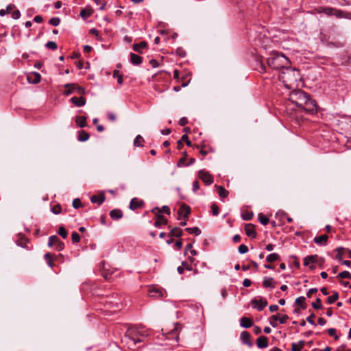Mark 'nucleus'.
I'll list each match as a JSON object with an SVG mask.
<instances>
[{"mask_svg": "<svg viewBox=\"0 0 351 351\" xmlns=\"http://www.w3.org/2000/svg\"><path fill=\"white\" fill-rule=\"evenodd\" d=\"M94 12L93 9L90 6H87L84 9H82L80 12V16L84 19H86L90 17Z\"/></svg>", "mask_w": 351, "mask_h": 351, "instance_id": "412c9836", "label": "nucleus"}, {"mask_svg": "<svg viewBox=\"0 0 351 351\" xmlns=\"http://www.w3.org/2000/svg\"><path fill=\"white\" fill-rule=\"evenodd\" d=\"M199 178L205 183L206 185L211 184L214 180L213 176L207 171L204 170H199L198 172Z\"/></svg>", "mask_w": 351, "mask_h": 351, "instance_id": "9d476101", "label": "nucleus"}, {"mask_svg": "<svg viewBox=\"0 0 351 351\" xmlns=\"http://www.w3.org/2000/svg\"><path fill=\"white\" fill-rule=\"evenodd\" d=\"M337 277L340 278L351 279V274L348 271H343L339 273V274L337 275Z\"/></svg>", "mask_w": 351, "mask_h": 351, "instance_id": "49530a36", "label": "nucleus"}, {"mask_svg": "<svg viewBox=\"0 0 351 351\" xmlns=\"http://www.w3.org/2000/svg\"><path fill=\"white\" fill-rule=\"evenodd\" d=\"M46 47L49 49L56 50L58 48V45L54 41H49L45 45Z\"/></svg>", "mask_w": 351, "mask_h": 351, "instance_id": "3c124183", "label": "nucleus"}, {"mask_svg": "<svg viewBox=\"0 0 351 351\" xmlns=\"http://www.w3.org/2000/svg\"><path fill=\"white\" fill-rule=\"evenodd\" d=\"M144 205V202L143 200L138 199L136 197L132 198L130 202V208L131 210H136L137 208H142Z\"/></svg>", "mask_w": 351, "mask_h": 351, "instance_id": "4468645a", "label": "nucleus"}, {"mask_svg": "<svg viewBox=\"0 0 351 351\" xmlns=\"http://www.w3.org/2000/svg\"><path fill=\"white\" fill-rule=\"evenodd\" d=\"M328 333L330 336L334 337L335 340H337L339 339V336L336 335V330L335 328H328Z\"/></svg>", "mask_w": 351, "mask_h": 351, "instance_id": "bf43d9fd", "label": "nucleus"}, {"mask_svg": "<svg viewBox=\"0 0 351 351\" xmlns=\"http://www.w3.org/2000/svg\"><path fill=\"white\" fill-rule=\"evenodd\" d=\"M289 99L298 107L304 109L308 112H314L317 110L316 101L310 97V95L304 91L298 89L290 93Z\"/></svg>", "mask_w": 351, "mask_h": 351, "instance_id": "f257e3e1", "label": "nucleus"}, {"mask_svg": "<svg viewBox=\"0 0 351 351\" xmlns=\"http://www.w3.org/2000/svg\"><path fill=\"white\" fill-rule=\"evenodd\" d=\"M275 281L271 277H265L263 282V285L265 288H274L275 287Z\"/></svg>", "mask_w": 351, "mask_h": 351, "instance_id": "b1692460", "label": "nucleus"}, {"mask_svg": "<svg viewBox=\"0 0 351 351\" xmlns=\"http://www.w3.org/2000/svg\"><path fill=\"white\" fill-rule=\"evenodd\" d=\"M253 217V214L249 212H246L242 214V217L244 220H250Z\"/></svg>", "mask_w": 351, "mask_h": 351, "instance_id": "680f3d73", "label": "nucleus"}, {"mask_svg": "<svg viewBox=\"0 0 351 351\" xmlns=\"http://www.w3.org/2000/svg\"><path fill=\"white\" fill-rule=\"evenodd\" d=\"M183 154H185V156H184L183 157H182L179 161L177 162V166L178 167H183V166H189L190 165H192L195 162V158H191L189 159V162H186V152H184Z\"/></svg>", "mask_w": 351, "mask_h": 351, "instance_id": "aec40b11", "label": "nucleus"}, {"mask_svg": "<svg viewBox=\"0 0 351 351\" xmlns=\"http://www.w3.org/2000/svg\"><path fill=\"white\" fill-rule=\"evenodd\" d=\"M339 298V293L336 291L333 293V295L329 296L327 299V302L328 304H333L335 301H337Z\"/></svg>", "mask_w": 351, "mask_h": 351, "instance_id": "37998d69", "label": "nucleus"}, {"mask_svg": "<svg viewBox=\"0 0 351 351\" xmlns=\"http://www.w3.org/2000/svg\"><path fill=\"white\" fill-rule=\"evenodd\" d=\"M113 77L117 78V82L119 84H121L123 83V76L119 73V71L118 70H114L113 71Z\"/></svg>", "mask_w": 351, "mask_h": 351, "instance_id": "de8ad7c7", "label": "nucleus"}, {"mask_svg": "<svg viewBox=\"0 0 351 351\" xmlns=\"http://www.w3.org/2000/svg\"><path fill=\"white\" fill-rule=\"evenodd\" d=\"M219 197L221 198H225L228 197L229 192L222 186H216Z\"/></svg>", "mask_w": 351, "mask_h": 351, "instance_id": "2f4dec72", "label": "nucleus"}, {"mask_svg": "<svg viewBox=\"0 0 351 351\" xmlns=\"http://www.w3.org/2000/svg\"><path fill=\"white\" fill-rule=\"evenodd\" d=\"M211 210H212V213L214 216H217L219 215V208L216 204H212Z\"/></svg>", "mask_w": 351, "mask_h": 351, "instance_id": "052dcab7", "label": "nucleus"}, {"mask_svg": "<svg viewBox=\"0 0 351 351\" xmlns=\"http://www.w3.org/2000/svg\"><path fill=\"white\" fill-rule=\"evenodd\" d=\"M244 229L245 234L247 237L252 239H255L256 237L257 234L255 230L254 225H253L252 223H247L245 224Z\"/></svg>", "mask_w": 351, "mask_h": 351, "instance_id": "f8f14e48", "label": "nucleus"}, {"mask_svg": "<svg viewBox=\"0 0 351 351\" xmlns=\"http://www.w3.org/2000/svg\"><path fill=\"white\" fill-rule=\"evenodd\" d=\"M106 199V197L104 193H101L97 195H93L90 197V201L92 203H97L99 205H101Z\"/></svg>", "mask_w": 351, "mask_h": 351, "instance_id": "4be33fe9", "label": "nucleus"}, {"mask_svg": "<svg viewBox=\"0 0 351 351\" xmlns=\"http://www.w3.org/2000/svg\"><path fill=\"white\" fill-rule=\"evenodd\" d=\"M73 206L74 208H79L82 206V202L79 198H75L73 201Z\"/></svg>", "mask_w": 351, "mask_h": 351, "instance_id": "4d7b16f0", "label": "nucleus"}, {"mask_svg": "<svg viewBox=\"0 0 351 351\" xmlns=\"http://www.w3.org/2000/svg\"><path fill=\"white\" fill-rule=\"evenodd\" d=\"M48 245L49 247L54 246L57 251H62L64 248V243L56 235L51 236L49 238Z\"/></svg>", "mask_w": 351, "mask_h": 351, "instance_id": "39448f33", "label": "nucleus"}, {"mask_svg": "<svg viewBox=\"0 0 351 351\" xmlns=\"http://www.w3.org/2000/svg\"><path fill=\"white\" fill-rule=\"evenodd\" d=\"M240 338H241V340L242 341V342L243 343L247 344L250 347L252 346V343L250 340V334L248 332H247V331L241 332V335H240Z\"/></svg>", "mask_w": 351, "mask_h": 351, "instance_id": "a211bd4d", "label": "nucleus"}, {"mask_svg": "<svg viewBox=\"0 0 351 351\" xmlns=\"http://www.w3.org/2000/svg\"><path fill=\"white\" fill-rule=\"evenodd\" d=\"M49 24L53 26H58L60 23V19L58 17H53L49 21Z\"/></svg>", "mask_w": 351, "mask_h": 351, "instance_id": "5fc2aeb1", "label": "nucleus"}, {"mask_svg": "<svg viewBox=\"0 0 351 351\" xmlns=\"http://www.w3.org/2000/svg\"><path fill=\"white\" fill-rule=\"evenodd\" d=\"M289 319V317L287 315H280V314L278 313L271 317L269 324H271V326L275 328L278 326V322H280V324H284L287 322Z\"/></svg>", "mask_w": 351, "mask_h": 351, "instance_id": "6e6552de", "label": "nucleus"}, {"mask_svg": "<svg viewBox=\"0 0 351 351\" xmlns=\"http://www.w3.org/2000/svg\"><path fill=\"white\" fill-rule=\"evenodd\" d=\"M312 306L314 309H320L322 308L320 298H317L315 302L312 303Z\"/></svg>", "mask_w": 351, "mask_h": 351, "instance_id": "603ef678", "label": "nucleus"}, {"mask_svg": "<svg viewBox=\"0 0 351 351\" xmlns=\"http://www.w3.org/2000/svg\"><path fill=\"white\" fill-rule=\"evenodd\" d=\"M336 251L337 254L335 256V258L337 259L339 261H341L343 254L346 251V249L343 247H339L336 249Z\"/></svg>", "mask_w": 351, "mask_h": 351, "instance_id": "58836bf2", "label": "nucleus"}, {"mask_svg": "<svg viewBox=\"0 0 351 351\" xmlns=\"http://www.w3.org/2000/svg\"><path fill=\"white\" fill-rule=\"evenodd\" d=\"M190 213H191L190 206L185 204H182L180 205V207L178 211L177 212V215H178L179 216H182L184 217V220L183 221L180 222V225L182 226H184L186 225V219L188 218Z\"/></svg>", "mask_w": 351, "mask_h": 351, "instance_id": "423d86ee", "label": "nucleus"}, {"mask_svg": "<svg viewBox=\"0 0 351 351\" xmlns=\"http://www.w3.org/2000/svg\"><path fill=\"white\" fill-rule=\"evenodd\" d=\"M89 136H90V135H89V134L88 132H86L84 130H81L79 132L77 139L80 141L84 142V141H87L89 138Z\"/></svg>", "mask_w": 351, "mask_h": 351, "instance_id": "f704fd0d", "label": "nucleus"}, {"mask_svg": "<svg viewBox=\"0 0 351 351\" xmlns=\"http://www.w3.org/2000/svg\"><path fill=\"white\" fill-rule=\"evenodd\" d=\"M185 269L191 271L192 270V267L188 265L187 264L185 265L184 263H182V265L177 267V271L180 274H183Z\"/></svg>", "mask_w": 351, "mask_h": 351, "instance_id": "a19ab883", "label": "nucleus"}, {"mask_svg": "<svg viewBox=\"0 0 351 351\" xmlns=\"http://www.w3.org/2000/svg\"><path fill=\"white\" fill-rule=\"evenodd\" d=\"M253 320L247 317H242L240 319V326L244 328H248L253 326Z\"/></svg>", "mask_w": 351, "mask_h": 351, "instance_id": "f3484780", "label": "nucleus"}, {"mask_svg": "<svg viewBox=\"0 0 351 351\" xmlns=\"http://www.w3.org/2000/svg\"><path fill=\"white\" fill-rule=\"evenodd\" d=\"M147 47V43L145 41H141L139 43L134 44L132 46V49L134 51L142 53L143 49H146Z\"/></svg>", "mask_w": 351, "mask_h": 351, "instance_id": "5701e85b", "label": "nucleus"}, {"mask_svg": "<svg viewBox=\"0 0 351 351\" xmlns=\"http://www.w3.org/2000/svg\"><path fill=\"white\" fill-rule=\"evenodd\" d=\"M251 304L253 308H256L258 311H261L267 305V302L265 298L258 299L254 298L252 300Z\"/></svg>", "mask_w": 351, "mask_h": 351, "instance_id": "1a4fd4ad", "label": "nucleus"}, {"mask_svg": "<svg viewBox=\"0 0 351 351\" xmlns=\"http://www.w3.org/2000/svg\"><path fill=\"white\" fill-rule=\"evenodd\" d=\"M300 78L299 71L295 68L289 67V65L282 69L279 75L280 80L288 88H291L292 85L297 82Z\"/></svg>", "mask_w": 351, "mask_h": 351, "instance_id": "f03ea898", "label": "nucleus"}, {"mask_svg": "<svg viewBox=\"0 0 351 351\" xmlns=\"http://www.w3.org/2000/svg\"><path fill=\"white\" fill-rule=\"evenodd\" d=\"M64 88L66 90L63 92V94L66 96L75 92L82 95L86 93L85 89L82 86H78L77 84H66L64 85Z\"/></svg>", "mask_w": 351, "mask_h": 351, "instance_id": "20e7f679", "label": "nucleus"}, {"mask_svg": "<svg viewBox=\"0 0 351 351\" xmlns=\"http://www.w3.org/2000/svg\"><path fill=\"white\" fill-rule=\"evenodd\" d=\"M317 291V288H311L306 293V296L310 298L311 297L312 294L316 293Z\"/></svg>", "mask_w": 351, "mask_h": 351, "instance_id": "69168bd1", "label": "nucleus"}, {"mask_svg": "<svg viewBox=\"0 0 351 351\" xmlns=\"http://www.w3.org/2000/svg\"><path fill=\"white\" fill-rule=\"evenodd\" d=\"M27 80L29 84H37L41 80V75L37 72H33L27 76Z\"/></svg>", "mask_w": 351, "mask_h": 351, "instance_id": "ddd939ff", "label": "nucleus"}, {"mask_svg": "<svg viewBox=\"0 0 351 351\" xmlns=\"http://www.w3.org/2000/svg\"><path fill=\"white\" fill-rule=\"evenodd\" d=\"M123 215V212L120 209H113L110 212V216L114 220L120 219Z\"/></svg>", "mask_w": 351, "mask_h": 351, "instance_id": "393cba45", "label": "nucleus"}, {"mask_svg": "<svg viewBox=\"0 0 351 351\" xmlns=\"http://www.w3.org/2000/svg\"><path fill=\"white\" fill-rule=\"evenodd\" d=\"M186 230H187L190 234H195V235L201 234V230L197 227L187 228H186Z\"/></svg>", "mask_w": 351, "mask_h": 351, "instance_id": "a18cd8bd", "label": "nucleus"}, {"mask_svg": "<svg viewBox=\"0 0 351 351\" xmlns=\"http://www.w3.org/2000/svg\"><path fill=\"white\" fill-rule=\"evenodd\" d=\"M295 303L298 305H300L302 309L306 308L305 298L304 296H300L296 298Z\"/></svg>", "mask_w": 351, "mask_h": 351, "instance_id": "c03bdc74", "label": "nucleus"}, {"mask_svg": "<svg viewBox=\"0 0 351 351\" xmlns=\"http://www.w3.org/2000/svg\"><path fill=\"white\" fill-rule=\"evenodd\" d=\"M317 12L319 14L324 13L328 16H333L334 8H320L317 9Z\"/></svg>", "mask_w": 351, "mask_h": 351, "instance_id": "c756f323", "label": "nucleus"}, {"mask_svg": "<svg viewBox=\"0 0 351 351\" xmlns=\"http://www.w3.org/2000/svg\"><path fill=\"white\" fill-rule=\"evenodd\" d=\"M58 232L63 239H66L67 237V231L63 226H60L59 228Z\"/></svg>", "mask_w": 351, "mask_h": 351, "instance_id": "864d4df0", "label": "nucleus"}, {"mask_svg": "<svg viewBox=\"0 0 351 351\" xmlns=\"http://www.w3.org/2000/svg\"><path fill=\"white\" fill-rule=\"evenodd\" d=\"M72 241L74 243H77L80 241V236L76 232H73L71 234Z\"/></svg>", "mask_w": 351, "mask_h": 351, "instance_id": "6e6d98bb", "label": "nucleus"}, {"mask_svg": "<svg viewBox=\"0 0 351 351\" xmlns=\"http://www.w3.org/2000/svg\"><path fill=\"white\" fill-rule=\"evenodd\" d=\"M86 119L87 118L84 116H77L75 118L76 124L80 128H84L87 125Z\"/></svg>", "mask_w": 351, "mask_h": 351, "instance_id": "cd10ccee", "label": "nucleus"}, {"mask_svg": "<svg viewBox=\"0 0 351 351\" xmlns=\"http://www.w3.org/2000/svg\"><path fill=\"white\" fill-rule=\"evenodd\" d=\"M328 239V237L326 234H322L319 237H315L314 238V241L315 243H317L318 245H325L327 242Z\"/></svg>", "mask_w": 351, "mask_h": 351, "instance_id": "bb28decb", "label": "nucleus"}, {"mask_svg": "<svg viewBox=\"0 0 351 351\" xmlns=\"http://www.w3.org/2000/svg\"><path fill=\"white\" fill-rule=\"evenodd\" d=\"M333 16H335L337 18H346L348 19H351V14L348 12H345L342 10H337L334 8Z\"/></svg>", "mask_w": 351, "mask_h": 351, "instance_id": "6ab92c4d", "label": "nucleus"}, {"mask_svg": "<svg viewBox=\"0 0 351 351\" xmlns=\"http://www.w3.org/2000/svg\"><path fill=\"white\" fill-rule=\"evenodd\" d=\"M317 258V255H311L306 256L304 260V265L305 266H308L310 264H314L315 262V259Z\"/></svg>", "mask_w": 351, "mask_h": 351, "instance_id": "c9c22d12", "label": "nucleus"}, {"mask_svg": "<svg viewBox=\"0 0 351 351\" xmlns=\"http://www.w3.org/2000/svg\"><path fill=\"white\" fill-rule=\"evenodd\" d=\"M45 259L46 260L47 263V265L53 268L54 264H53V256L51 255V254L50 253H46L45 254Z\"/></svg>", "mask_w": 351, "mask_h": 351, "instance_id": "79ce46f5", "label": "nucleus"}, {"mask_svg": "<svg viewBox=\"0 0 351 351\" xmlns=\"http://www.w3.org/2000/svg\"><path fill=\"white\" fill-rule=\"evenodd\" d=\"M174 236H176V227L173 228L169 234V237H170V239L167 241V243L168 244H171L173 242V241H174L173 237Z\"/></svg>", "mask_w": 351, "mask_h": 351, "instance_id": "09e8293b", "label": "nucleus"}, {"mask_svg": "<svg viewBox=\"0 0 351 351\" xmlns=\"http://www.w3.org/2000/svg\"><path fill=\"white\" fill-rule=\"evenodd\" d=\"M266 260L268 263H274L280 260V256L276 253H272L267 256Z\"/></svg>", "mask_w": 351, "mask_h": 351, "instance_id": "e433bc0d", "label": "nucleus"}, {"mask_svg": "<svg viewBox=\"0 0 351 351\" xmlns=\"http://www.w3.org/2000/svg\"><path fill=\"white\" fill-rule=\"evenodd\" d=\"M51 210L55 215L60 214L62 211L61 206L58 204H56L51 207Z\"/></svg>", "mask_w": 351, "mask_h": 351, "instance_id": "8fccbe9b", "label": "nucleus"}, {"mask_svg": "<svg viewBox=\"0 0 351 351\" xmlns=\"http://www.w3.org/2000/svg\"><path fill=\"white\" fill-rule=\"evenodd\" d=\"M182 141H185L188 146L191 145V142L189 140L188 136L186 134H184L182 136L181 140L177 141V149H180V147L182 145Z\"/></svg>", "mask_w": 351, "mask_h": 351, "instance_id": "473e14b6", "label": "nucleus"}, {"mask_svg": "<svg viewBox=\"0 0 351 351\" xmlns=\"http://www.w3.org/2000/svg\"><path fill=\"white\" fill-rule=\"evenodd\" d=\"M258 219L261 224L265 226L267 225L269 221V218L263 213H259L258 215Z\"/></svg>", "mask_w": 351, "mask_h": 351, "instance_id": "ea45409f", "label": "nucleus"}, {"mask_svg": "<svg viewBox=\"0 0 351 351\" xmlns=\"http://www.w3.org/2000/svg\"><path fill=\"white\" fill-rule=\"evenodd\" d=\"M256 344L258 348L263 349L268 346V339L265 336H260L256 339Z\"/></svg>", "mask_w": 351, "mask_h": 351, "instance_id": "dca6fc26", "label": "nucleus"}, {"mask_svg": "<svg viewBox=\"0 0 351 351\" xmlns=\"http://www.w3.org/2000/svg\"><path fill=\"white\" fill-rule=\"evenodd\" d=\"M130 62L134 65H139L142 62V58L134 53H130Z\"/></svg>", "mask_w": 351, "mask_h": 351, "instance_id": "a878e982", "label": "nucleus"}, {"mask_svg": "<svg viewBox=\"0 0 351 351\" xmlns=\"http://www.w3.org/2000/svg\"><path fill=\"white\" fill-rule=\"evenodd\" d=\"M177 84H180L182 87H186L191 81V75L189 73L186 74L184 76L183 75L180 77L178 71H177Z\"/></svg>", "mask_w": 351, "mask_h": 351, "instance_id": "9b49d317", "label": "nucleus"}, {"mask_svg": "<svg viewBox=\"0 0 351 351\" xmlns=\"http://www.w3.org/2000/svg\"><path fill=\"white\" fill-rule=\"evenodd\" d=\"M252 285V281L248 279V278H245L243 280V285L245 287H250Z\"/></svg>", "mask_w": 351, "mask_h": 351, "instance_id": "774afa93", "label": "nucleus"}, {"mask_svg": "<svg viewBox=\"0 0 351 351\" xmlns=\"http://www.w3.org/2000/svg\"><path fill=\"white\" fill-rule=\"evenodd\" d=\"M19 239L17 240L16 244L22 247H27L28 240L22 234H19Z\"/></svg>", "mask_w": 351, "mask_h": 351, "instance_id": "72a5a7b5", "label": "nucleus"}, {"mask_svg": "<svg viewBox=\"0 0 351 351\" xmlns=\"http://www.w3.org/2000/svg\"><path fill=\"white\" fill-rule=\"evenodd\" d=\"M20 16H21V13H20L19 10H15L12 14V17L14 19H18L20 18Z\"/></svg>", "mask_w": 351, "mask_h": 351, "instance_id": "338daca9", "label": "nucleus"}, {"mask_svg": "<svg viewBox=\"0 0 351 351\" xmlns=\"http://www.w3.org/2000/svg\"><path fill=\"white\" fill-rule=\"evenodd\" d=\"M240 254H245L248 252V247L244 244L241 245L238 248Z\"/></svg>", "mask_w": 351, "mask_h": 351, "instance_id": "13d9d810", "label": "nucleus"}, {"mask_svg": "<svg viewBox=\"0 0 351 351\" xmlns=\"http://www.w3.org/2000/svg\"><path fill=\"white\" fill-rule=\"evenodd\" d=\"M144 138L140 134L137 135L134 140V147H143V143L144 142Z\"/></svg>", "mask_w": 351, "mask_h": 351, "instance_id": "4c0bfd02", "label": "nucleus"}, {"mask_svg": "<svg viewBox=\"0 0 351 351\" xmlns=\"http://www.w3.org/2000/svg\"><path fill=\"white\" fill-rule=\"evenodd\" d=\"M149 295L151 298H160L162 296V293L160 289L154 288L149 289Z\"/></svg>", "mask_w": 351, "mask_h": 351, "instance_id": "c85d7f7f", "label": "nucleus"}, {"mask_svg": "<svg viewBox=\"0 0 351 351\" xmlns=\"http://www.w3.org/2000/svg\"><path fill=\"white\" fill-rule=\"evenodd\" d=\"M70 101L77 107H81L86 104V99L84 97H73L71 98Z\"/></svg>", "mask_w": 351, "mask_h": 351, "instance_id": "2eb2a0df", "label": "nucleus"}, {"mask_svg": "<svg viewBox=\"0 0 351 351\" xmlns=\"http://www.w3.org/2000/svg\"><path fill=\"white\" fill-rule=\"evenodd\" d=\"M304 346V341L303 340H300L298 343H292L291 344V350L292 351H301Z\"/></svg>", "mask_w": 351, "mask_h": 351, "instance_id": "7c9ffc66", "label": "nucleus"}, {"mask_svg": "<svg viewBox=\"0 0 351 351\" xmlns=\"http://www.w3.org/2000/svg\"><path fill=\"white\" fill-rule=\"evenodd\" d=\"M102 265L104 270L102 271L101 275L105 279L108 280L110 278V274L106 271L105 263H103Z\"/></svg>", "mask_w": 351, "mask_h": 351, "instance_id": "e2e57ef3", "label": "nucleus"}, {"mask_svg": "<svg viewBox=\"0 0 351 351\" xmlns=\"http://www.w3.org/2000/svg\"><path fill=\"white\" fill-rule=\"evenodd\" d=\"M267 65L273 69H283L290 64V61L282 53L273 52L267 60Z\"/></svg>", "mask_w": 351, "mask_h": 351, "instance_id": "7ed1b4c3", "label": "nucleus"}, {"mask_svg": "<svg viewBox=\"0 0 351 351\" xmlns=\"http://www.w3.org/2000/svg\"><path fill=\"white\" fill-rule=\"evenodd\" d=\"M152 212L155 214L157 219L154 223V226L157 228L160 227L162 224L166 225L168 223V220L161 214V210L159 208L155 207L152 209Z\"/></svg>", "mask_w": 351, "mask_h": 351, "instance_id": "0eeeda50", "label": "nucleus"}, {"mask_svg": "<svg viewBox=\"0 0 351 351\" xmlns=\"http://www.w3.org/2000/svg\"><path fill=\"white\" fill-rule=\"evenodd\" d=\"M315 317V314L314 313H312L310 316H308L307 318H306V321L311 324V325H314V326H316L313 319L314 317Z\"/></svg>", "mask_w": 351, "mask_h": 351, "instance_id": "0e129e2a", "label": "nucleus"}]
</instances>
